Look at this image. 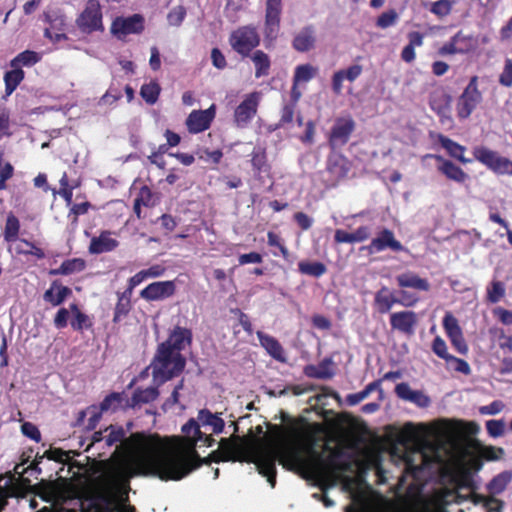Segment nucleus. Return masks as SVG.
I'll use <instances>...</instances> for the list:
<instances>
[{"mask_svg": "<svg viewBox=\"0 0 512 512\" xmlns=\"http://www.w3.org/2000/svg\"><path fill=\"white\" fill-rule=\"evenodd\" d=\"M215 105L206 110H193L186 118L185 124L191 134H198L210 128L215 118Z\"/></svg>", "mask_w": 512, "mask_h": 512, "instance_id": "16", "label": "nucleus"}, {"mask_svg": "<svg viewBox=\"0 0 512 512\" xmlns=\"http://www.w3.org/2000/svg\"><path fill=\"white\" fill-rule=\"evenodd\" d=\"M386 249H390L394 252L405 250L401 242L395 238L394 232L387 228L378 232L377 236L373 238L368 245L361 247L362 251L365 250L370 255L382 252Z\"/></svg>", "mask_w": 512, "mask_h": 512, "instance_id": "14", "label": "nucleus"}, {"mask_svg": "<svg viewBox=\"0 0 512 512\" xmlns=\"http://www.w3.org/2000/svg\"><path fill=\"white\" fill-rule=\"evenodd\" d=\"M417 321V314L411 310L395 312L390 315L391 328L406 335L414 333Z\"/></svg>", "mask_w": 512, "mask_h": 512, "instance_id": "23", "label": "nucleus"}, {"mask_svg": "<svg viewBox=\"0 0 512 512\" xmlns=\"http://www.w3.org/2000/svg\"><path fill=\"white\" fill-rule=\"evenodd\" d=\"M275 435L269 448L259 452L253 461L259 474L267 478L272 488L276 485V461L292 471H313L322 462L316 450L319 425L310 426L305 418L290 420L287 426L272 425Z\"/></svg>", "mask_w": 512, "mask_h": 512, "instance_id": "2", "label": "nucleus"}, {"mask_svg": "<svg viewBox=\"0 0 512 512\" xmlns=\"http://www.w3.org/2000/svg\"><path fill=\"white\" fill-rule=\"evenodd\" d=\"M432 351L439 358L444 359L445 361H448V359L452 356L451 354L448 353L447 345L440 336L434 338L432 342Z\"/></svg>", "mask_w": 512, "mask_h": 512, "instance_id": "63", "label": "nucleus"}, {"mask_svg": "<svg viewBox=\"0 0 512 512\" xmlns=\"http://www.w3.org/2000/svg\"><path fill=\"white\" fill-rule=\"evenodd\" d=\"M12 69L6 71L4 74V84H5V93L6 95H11L19 84L24 80L25 73L19 67H11Z\"/></svg>", "mask_w": 512, "mask_h": 512, "instance_id": "39", "label": "nucleus"}, {"mask_svg": "<svg viewBox=\"0 0 512 512\" xmlns=\"http://www.w3.org/2000/svg\"><path fill=\"white\" fill-rule=\"evenodd\" d=\"M19 242L20 243L15 247V251L18 255H32L36 259L45 258L44 250L35 243L26 239H20Z\"/></svg>", "mask_w": 512, "mask_h": 512, "instance_id": "48", "label": "nucleus"}, {"mask_svg": "<svg viewBox=\"0 0 512 512\" xmlns=\"http://www.w3.org/2000/svg\"><path fill=\"white\" fill-rule=\"evenodd\" d=\"M396 395L406 401L412 402L420 408L430 405V398L420 390H412L408 383L401 382L395 387Z\"/></svg>", "mask_w": 512, "mask_h": 512, "instance_id": "26", "label": "nucleus"}, {"mask_svg": "<svg viewBox=\"0 0 512 512\" xmlns=\"http://www.w3.org/2000/svg\"><path fill=\"white\" fill-rule=\"evenodd\" d=\"M86 263L81 258L67 259L61 263L58 268L51 269L50 275H71L76 272H81L85 269Z\"/></svg>", "mask_w": 512, "mask_h": 512, "instance_id": "38", "label": "nucleus"}, {"mask_svg": "<svg viewBox=\"0 0 512 512\" xmlns=\"http://www.w3.org/2000/svg\"><path fill=\"white\" fill-rule=\"evenodd\" d=\"M318 72L317 67H314L311 64H301L295 68L293 75V82L295 85L299 83L309 82L313 79Z\"/></svg>", "mask_w": 512, "mask_h": 512, "instance_id": "47", "label": "nucleus"}, {"mask_svg": "<svg viewBox=\"0 0 512 512\" xmlns=\"http://www.w3.org/2000/svg\"><path fill=\"white\" fill-rule=\"evenodd\" d=\"M473 156L494 173L512 176V160L501 156L498 152L485 146H477L473 149Z\"/></svg>", "mask_w": 512, "mask_h": 512, "instance_id": "7", "label": "nucleus"}, {"mask_svg": "<svg viewBox=\"0 0 512 512\" xmlns=\"http://www.w3.org/2000/svg\"><path fill=\"white\" fill-rule=\"evenodd\" d=\"M41 60V55L32 50H25L19 53L10 61V67H32Z\"/></svg>", "mask_w": 512, "mask_h": 512, "instance_id": "41", "label": "nucleus"}, {"mask_svg": "<svg viewBox=\"0 0 512 512\" xmlns=\"http://www.w3.org/2000/svg\"><path fill=\"white\" fill-rule=\"evenodd\" d=\"M298 271L303 275L319 278L327 272V267L319 261H300L298 263Z\"/></svg>", "mask_w": 512, "mask_h": 512, "instance_id": "45", "label": "nucleus"}, {"mask_svg": "<svg viewBox=\"0 0 512 512\" xmlns=\"http://www.w3.org/2000/svg\"><path fill=\"white\" fill-rule=\"evenodd\" d=\"M512 480V474L509 471H504L497 474L495 477L491 479V481L487 484V490L491 495H498L502 493L507 485Z\"/></svg>", "mask_w": 512, "mask_h": 512, "instance_id": "43", "label": "nucleus"}, {"mask_svg": "<svg viewBox=\"0 0 512 512\" xmlns=\"http://www.w3.org/2000/svg\"><path fill=\"white\" fill-rule=\"evenodd\" d=\"M398 19V14L394 9H390L386 12H383L376 21V25L379 28L386 29L390 26H393Z\"/></svg>", "mask_w": 512, "mask_h": 512, "instance_id": "59", "label": "nucleus"}, {"mask_svg": "<svg viewBox=\"0 0 512 512\" xmlns=\"http://www.w3.org/2000/svg\"><path fill=\"white\" fill-rule=\"evenodd\" d=\"M219 449L225 456H231L232 462L249 461L251 455V448L248 442L239 436H231L229 438H222L219 441Z\"/></svg>", "mask_w": 512, "mask_h": 512, "instance_id": "12", "label": "nucleus"}, {"mask_svg": "<svg viewBox=\"0 0 512 512\" xmlns=\"http://www.w3.org/2000/svg\"><path fill=\"white\" fill-rule=\"evenodd\" d=\"M113 232L102 230L98 236L91 238L88 252L92 255H99L114 251L119 246V241L112 237Z\"/></svg>", "mask_w": 512, "mask_h": 512, "instance_id": "22", "label": "nucleus"}, {"mask_svg": "<svg viewBox=\"0 0 512 512\" xmlns=\"http://www.w3.org/2000/svg\"><path fill=\"white\" fill-rule=\"evenodd\" d=\"M160 92L161 87L156 80L145 83L140 88L141 97L149 105H153L158 101Z\"/></svg>", "mask_w": 512, "mask_h": 512, "instance_id": "46", "label": "nucleus"}, {"mask_svg": "<svg viewBox=\"0 0 512 512\" xmlns=\"http://www.w3.org/2000/svg\"><path fill=\"white\" fill-rule=\"evenodd\" d=\"M472 501L474 504H482L488 512H502L503 502L493 495L473 494Z\"/></svg>", "mask_w": 512, "mask_h": 512, "instance_id": "49", "label": "nucleus"}, {"mask_svg": "<svg viewBox=\"0 0 512 512\" xmlns=\"http://www.w3.org/2000/svg\"><path fill=\"white\" fill-rule=\"evenodd\" d=\"M424 158L435 159L438 163L437 171L444 175L448 180L456 183H464L468 178L467 173L461 167L441 155L426 154Z\"/></svg>", "mask_w": 512, "mask_h": 512, "instance_id": "19", "label": "nucleus"}, {"mask_svg": "<svg viewBox=\"0 0 512 512\" xmlns=\"http://www.w3.org/2000/svg\"><path fill=\"white\" fill-rule=\"evenodd\" d=\"M229 42L234 51L242 57H248L259 46L260 36L255 27L242 26L230 35Z\"/></svg>", "mask_w": 512, "mask_h": 512, "instance_id": "9", "label": "nucleus"}, {"mask_svg": "<svg viewBox=\"0 0 512 512\" xmlns=\"http://www.w3.org/2000/svg\"><path fill=\"white\" fill-rule=\"evenodd\" d=\"M479 446L478 453L479 457L481 459H484L486 461H496L502 457L504 454V449L501 447H495V446H481L480 444H477Z\"/></svg>", "mask_w": 512, "mask_h": 512, "instance_id": "54", "label": "nucleus"}, {"mask_svg": "<svg viewBox=\"0 0 512 512\" xmlns=\"http://www.w3.org/2000/svg\"><path fill=\"white\" fill-rule=\"evenodd\" d=\"M105 431H109L108 435L105 436L106 445L111 447L112 445L119 442L121 443V446H123L129 453V456L117 455V451L112 455L110 466L106 474L108 481L105 488L88 498L92 500L90 508L95 512H112V505L114 504V492L120 490L127 491L130 488V482L128 484H124L115 478L114 469L119 461L131 460L135 456V450L126 444V441L130 438V436L125 437L126 432L122 426L110 425L108 428H106Z\"/></svg>", "mask_w": 512, "mask_h": 512, "instance_id": "3", "label": "nucleus"}, {"mask_svg": "<svg viewBox=\"0 0 512 512\" xmlns=\"http://www.w3.org/2000/svg\"><path fill=\"white\" fill-rule=\"evenodd\" d=\"M144 30V17L140 14H133L129 17L118 16L111 24V33L119 40L127 35L140 34Z\"/></svg>", "mask_w": 512, "mask_h": 512, "instance_id": "13", "label": "nucleus"}, {"mask_svg": "<svg viewBox=\"0 0 512 512\" xmlns=\"http://www.w3.org/2000/svg\"><path fill=\"white\" fill-rule=\"evenodd\" d=\"M183 437H191L201 439L202 431L200 430L199 423L191 418L187 423L182 426Z\"/></svg>", "mask_w": 512, "mask_h": 512, "instance_id": "62", "label": "nucleus"}, {"mask_svg": "<svg viewBox=\"0 0 512 512\" xmlns=\"http://www.w3.org/2000/svg\"><path fill=\"white\" fill-rule=\"evenodd\" d=\"M325 450H329L330 454L327 458L322 457V462L317 468V470L313 471H303L304 473L311 474V475H318L322 473L325 469H329L333 472H345L348 471L351 467L349 462H340L339 458L342 457L343 452L341 449L338 448H331L328 445L324 446ZM321 456H323L321 454Z\"/></svg>", "mask_w": 512, "mask_h": 512, "instance_id": "18", "label": "nucleus"}, {"mask_svg": "<svg viewBox=\"0 0 512 512\" xmlns=\"http://www.w3.org/2000/svg\"><path fill=\"white\" fill-rule=\"evenodd\" d=\"M122 402V396L120 393L112 392L107 395L98 406L103 412L109 410L116 411Z\"/></svg>", "mask_w": 512, "mask_h": 512, "instance_id": "55", "label": "nucleus"}, {"mask_svg": "<svg viewBox=\"0 0 512 512\" xmlns=\"http://www.w3.org/2000/svg\"><path fill=\"white\" fill-rule=\"evenodd\" d=\"M261 101L258 91L247 94L234 110V123L238 128H246L257 115Z\"/></svg>", "mask_w": 512, "mask_h": 512, "instance_id": "10", "label": "nucleus"}, {"mask_svg": "<svg viewBox=\"0 0 512 512\" xmlns=\"http://www.w3.org/2000/svg\"><path fill=\"white\" fill-rule=\"evenodd\" d=\"M176 440L179 447L173 449L170 439L157 433H132L126 444L135 450V456L117 463L115 478L124 484L135 477H156L162 481L183 479L201 467V457L196 451L201 439L177 437Z\"/></svg>", "mask_w": 512, "mask_h": 512, "instance_id": "1", "label": "nucleus"}, {"mask_svg": "<svg viewBox=\"0 0 512 512\" xmlns=\"http://www.w3.org/2000/svg\"><path fill=\"white\" fill-rule=\"evenodd\" d=\"M397 302L394 293L387 286H382L374 295L373 305L379 314H386Z\"/></svg>", "mask_w": 512, "mask_h": 512, "instance_id": "31", "label": "nucleus"}, {"mask_svg": "<svg viewBox=\"0 0 512 512\" xmlns=\"http://www.w3.org/2000/svg\"><path fill=\"white\" fill-rule=\"evenodd\" d=\"M363 71V67L359 64H354L346 69L336 71L332 76L331 86L334 94L340 95L343 90V82L347 80L354 82Z\"/></svg>", "mask_w": 512, "mask_h": 512, "instance_id": "25", "label": "nucleus"}, {"mask_svg": "<svg viewBox=\"0 0 512 512\" xmlns=\"http://www.w3.org/2000/svg\"><path fill=\"white\" fill-rule=\"evenodd\" d=\"M198 421L203 426H210L214 434L222 433L225 427L224 420L218 414H213L208 409H202L199 411Z\"/></svg>", "mask_w": 512, "mask_h": 512, "instance_id": "37", "label": "nucleus"}, {"mask_svg": "<svg viewBox=\"0 0 512 512\" xmlns=\"http://www.w3.org/2000/svg\"><path fill=\"white\" fill-rule=\"evenodd\" d=\"M192 338L193 334L190 329L177 325L169 333L168 338L160 344L166 346L169 350L181 353L186 346L191 345Z\"/></svg>", "mask_w": 512, "mask_h": 512, "instance_id": "21", "label": "nucleus"}, {"mask_svg": "<svg viewBox=\"0 0 512 512\" xmlns=\"http://www.w3.org/2000/svg\"><path fill=\"white\" fill-rule=\"evenodd\" d=\"M282 0H266L264 19V41L266 48L273 45L280 31Z\"/></svg>", "mask_w": 512, "mask_h": 512, "instance_id": "8", "label": "nucleus"}, {"mask_svg": "<svg viewBox=\"0 0 512 512\" xmlns=\"http://www.w3.org/2000/svg\"><path fill=\"white\" fill-rule=\"evenodd\" d=\"M355 128L356 123L350 115L336 118L334 125L331 127L329 133V146L333 150L345 146L348 143Z\"/></svg>", "mask_w": 512, "mask_h": 512, "instance_id": "11", "label": "nucleus"}, {"mask_svg": "<svg viewBox=\"0 0 512 512\" xmlns=\"http://www.w3.org/2000/svg\"><path fill=\"white\" fill-rule=\"evenodd\" d=\"M72 295V290L61 283L60 280L51 282L50 287L44 292L43 300L56 307L64 303V301Z\"/></svg>", "mask_w": 512, "mask_h": 512, "instance_id": "27", "label": "nucleus"}, {"mask_svg": "<svg viewBox=\"0 0 512 512\" xmlns=\"http://www.w3.org/2000/svg\"><path fill=\"white\" fill-rule=\"evenodd\" d=\"M452 97L444 89L438 88L429 95V106L434 111L442 124H452L451 117Z\"/></svg>", "mask_w": 512, "mask_h": 512, "instance_id": "15", "label": "nucleus"}, {"mask_svg": "<svg viewBox=\"0 0 512 512\" xmlns=\"http://www.w3.org/2000/svg\"><path fill=\"white\" fill-rule=\"evenodd\" d=\"M118 301L114 309L113 322L118 323L120 320L127 316L131 310V296L127 292L117 293Z\"/></svg>", "mask_w": 512, "mask_h": 512, "instance_id": "44", "label": "nucleus"}, {"mask_svg": "<svg viewBox=\"0 0 512 512\" xmlns=\"http://www.w3.org/2000/svg\"><path fill=\"white\" fill-rule=\"evenodd\" d=\"M89 418L86 423L87 430H94L102 418L103 411L97 405L87 407Z\"/></svg>", "mask_w": 512, "mask_h": 512, "instance_id": "60", "label": "nucleus"}, {"mask_svg": "<svg viewBox=\"0 0 512 512\" xmlns=\"http://www.w3.org/2000/svg\"><path fill=\"white\" fill-rule=\"evenodd\" d=\"M478 80V76H472L456 101V114L460 120L468 119L483 100Z\"/></svg>", "mask_w": 512, "mask_h": 512, "instance_id": "5", "label": "nucleus"}, {"mask_svg": "<svg viewBox=\"0 0 512 512\" xmlns=\"http://www.w3.org/2000/svg\"><path fill=\"white\" fill-rule=\"evenodd\" d=\"M351 168L350 161L343 155H331L327 159L326 169L331 181L338 182L347 177Z\"/></svg>", "mask_w": 512, "mask_h": 512, "instance_id": "24", "label": "nucleus"}, {"mask_svg": "<svg viewBox=\"0 0 512 512\" xmlns=\"http://www.w3.org/2000/svg\"><path fill=\"white\" fill-rule=\"evenodd\" d=\"M443 328L456 351L462 355L468 353V345L456 317L447 312L443 318Z\"/></svg>", "mask_w": 512, "mask_h": 512, "instance_id": "17", "label": "nucleus"}, {"mask_svg": "<svg viewBox=\"0 0 512 512\" xmlns=\"http://www.w3.org/2000/svg\"><path fill=\"white\" fill-rule=\"evenodd\" d=\"M267 243L271 247L278 248L280 255L285 259L288 260L290 257V252L288 248L285 246L283 239L276 233L269 231L267 233Z\"/></svg>", "mask_w": 512, "mask_h": 512, "instance_id": "56", "label": "nucleus"}, {"mask_svg": "<svg viewBox=\"0 0 512 512\" xmlns=\"http://www.w3.org/2000/svg\"><path fill=\"white\" fill-rule=\"evenodd\" d=\"M506 288L503 282L493 280L486 289V299L490 303H498L505 296Z\"/></svg>", "mask_w": 512, "mask_h": 512, "instance_id": "51", "label": "nucleus"}, {"mask_svg": "<svg viewBox=\"0 0 512 512\" xmlns=\"http://www.w3.org/2000/svg\"><path fill=\"white\" fill-rule=\"evenodd\" d=\"M159 391L156 387H147L145 389L137 388L131 397V406L151 403L157 399Z\"/></svg>", "mask_w": 512, "mask_h": 512, "instance_id": "42", "label": "nucleus"}, {"mask_svg": "<svg viewBox=\"0 0 512 512\" xmlns=\"http://www.w3.org/2000/svg\"><path fill=\"white\" fill-rule=\"evenodd\" d=\"M397 285L400 288H412L419 291H429L430 283L412 271H406L396 276Z\"/></svg>", "mask_w": 512, "mask_h": 512, "instance_id": "30", "label": "nucleus"}, {"mask_svg": "<svg viewBox=\"0 0 512 512\" xmlns=\"http://www.w3.org/2000/svg\"><path fill=\"white\" fill-rule=\"evenodd\" d=\"M316 36L313 25L303 27L293 38L292 47L297 52H308L315 47Z\"/></svg>", "mask_w": 512, "mask_h": 512, "instance_id": "28", "label": "nucleus"}, {"mask_svg": "<svg viewBox=\"0 0 512 512\" xmlns=\"http://www.w3.org/2000/svg\"><path fill=\"white\" fill-rule=\"evenodd\" d=\"M257 338L260 345L266 350V352L275 360L285 363L286 357L285 352L280 342L273 336L266 334L262 331H257Z\"/></svg>", "mask_w": 512, "mask_h": 512, "instance_id": "29", "label": "nucleus"}, {"mask_svg": "<svg viewBox=\"0 0 512 512\" xmlns=\"http://www.w3.org/2000/svg\"><path fill=\"white\" fill-rule=\"evenodd\" d=\"M122 93L119 87H115L113 84L109 87L106 93L101 97L100 103L105 105H113L119 99H121Z\"/></svg>", "mask_w": 512, "mask_h": 512, "instance_id": "64", "label": "nucleus"}, {"mask_svg": "<svg viewBox=\"0 0 512 512\" xmlns=\"http://www.w3.org/2000/svg\"><path fill=\"white\" fill-rule=\"evenodd\" d=\"M445 431L459 437H470L479 432V425L473 421L448 420L445 424Z\"/></svg>", "mask_w": 512, "mask_h": 512, "instance_id": "32", "label": "nucleus"}, {"mask_svg": "<svg viewBox=\"0 0 512 512\" xmlns=\"http://www.w3.org/2000/svg\"><path fill=\"white\" fill-rule=\"evenodd\" d=\"M452 3L449 0H438L431 4L430 11L434 15L443 18L451 13Z\"/></svg>", "mask_w": 512, "mask_h": 512, "instance_id": "57", "label": "nucleus"}, {"mask_svg": "<svg viewBox=\"0 0 512 512\" xmlns=\"http://www.w3.org/2000/svg\"><path fill=\"white\" fill-rule=\"evenodd\" d=\"M251 165L255 174L260 175L261 173L268 172L270 165L267 160V153L264 148H254L251 153Z\"/></svg>", "mask_w": 512, "mask_h": 512, "instance_id": "40", "label": "nucleus"}, {"mask_svg": "<svg viewBox=\"0 0 512 512\" xmlns=\"http://www.w3.org/2000/svg\"><path fill=\"white\" fill-rule=\"evenodd\" d=\"M78 29L85 34L103 31V14L98 0H88L84 10L76 18Z\"/></svg>", "mask_w": 512, "mask_h": 512, "instance_id": "6", "label": "nucleus"}, {"mask_svg": "<svg viewBox=\"0 0 512 512\" xmlns=\"http://www.w3.org/2000/svg\"><path fill=\"white\" fill-rule=\"evenodd\" d=\"M304 373L307 377L315 379H330L334 375L325 362H322L319 365L305 366Z\"/></svg>", "mask_w": 512, "mask_h": 512, "instance_id": "50", "label": "nucleus"}, {"mask_svg": "<svg viewBox=\"0 0 512 512\" xmlns=\"http://www.w3.org/2000/svg\"><path fill=\"white\" fill-rule=\"evenodd\" d=\"M175 291L176 285L174 281H159L147 285L140 292V296L147 301H156L173 296Z\"/></svg>", "mask_w": 512, "mask_h": 512, "instance_id": "20", "label": "nucleus"}, {"mask_svg": "<svg viewBox=\"0 0 512 512\" xmlns=\"http://www.w3.org/2000/svg\"><path fill=\"white\" fill-rule=\"evenodd\" d=\"M255 67V77H266L270 74L271 60L267 53L262 50H255L251 55Z\"/></svg>", "mask_w": 512, "mask_h": 512, "instance_id": "36", "label": "nucleus"}, {"mask_svg": "<svg viewBox=\"0 0 512 512\" xmlns=\"http://www.w3.org/2000/svg\"><path fill=\"white\" fill-rule=\"evenodd\" d=\"M69 310L73 315L70 324L74 331L82 332L83 330H88L93 327L92 319L87 314L82 312L77 304H70Z\"/></svg>", "mask_w": 512, "mask_h": 512, "instance_id": "35", "label": "nucleus"}, {"mask_svg": "<svg viewBox=\"0 0 512 512\" xmlns=\"http://www.w3.org/2000/svg\"><path fill=\"white\" fill-rule=\"evenodd\" d=\"M485 426H486L487 433L492 438L501 437L504 434V432H505V422L502 419H500V420H496V419L488 420V421H486Z\"/></svg>", "mask_w": 512, "mask_h": 512, "instance_id": "58", "label": "nucleus"}, {"mask_svg": "<svg viewBox=\"0 0 512 512\" xmlns=\"http://www.w3.org/2000/svg\"><path fill=\"white\" fill-rule=\"evenodd\" d=\"M186 17V9L184 6L179 5L174 7L167 15L168 23L171 26H180Z\"/></svg>", "mask_w": 512, "mask_h": 512, "instance_id": "61", "label": "nucleus"}, {"mask_svg": "<svg viewBox=\"0 0 512 512\" xmlns=\"http://www.w3.org/2000/svg\"><path fill=\"white\" fill-rule=\"evenodd\" d=\"M19 230H20V222H19L18 218L13 214H9L6 219V223H5V229H4V233H3L4 239L7 242H12V241L17 240Z\"/></svg>", "mask_w": 512, "mask_h": 512, "instance_id": "53", "label": "nucleus"}, {"mask_svg": "<svg viewBox=\"0 0 512 512\" xmlns=\"http://www.w3.org/2000/svg\"><path fill=\"white\" fill-rule=\"evenodd\" d=\"M408 44L402 49L401 59L406 63L415 60V48L423 45L424 35L418 31L409 32L407 35Z\"/></svg>", "mask_w": 512, "mask_h": 512, "instance_id": "34", "label": "nucleus"}, {"mask_svg": "<svg viewBox=\"0 0 512 512\" xmlns=\"http://www.w3.org/2000/svg\"><path fill=\"white\" fill-rule=\"evenodd\" d=\"M438 142L440 145L447 151L450 157L458 160L462 164H467L471 162V159H468L464 156L466 147L453 141L449 137L438 134Z\"/></svg>", "mask_w": 512, "mask_h": 512, "instance_id": "33", "label": "nucleus"}, {"mask_svg": "<svg viewBox=\"0 0 512 512\" xmlns=\"http://www.w3.org/2000/svg\"><path fill=\"white\" fill-rule=\"evenodd\" d=\"M186 366V358L178 351L169 350L166 346L158 345L151 362L152 375L158 384H163L179 376Z\"/></svg>", "mask_w": 512, "mask_h": 512, "instance_id": "4", "label": "nucleus"}, {"mask_svg": "<svg viewBox=\"0 0 512 512\" xmlns=\"http://www.w3.org/2000/svg\"><path fill=\"white\" fill-rule=\"evenodd\" d=\"M454 37L459 54H468L475 49L476 40L472 36L465 35L462 31H458Z\"/></svg>", "mask_w": 512, "mask_h": 512, "instance_id": "52", "label": "nucleus"}]
</instances>
